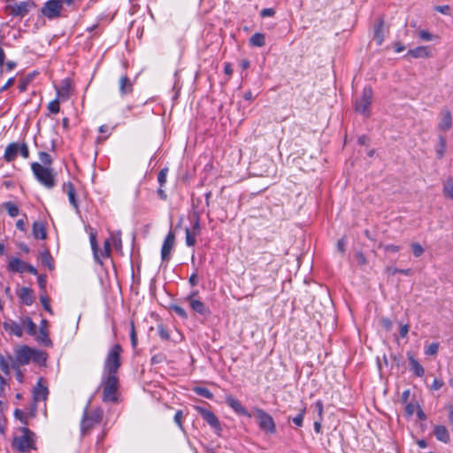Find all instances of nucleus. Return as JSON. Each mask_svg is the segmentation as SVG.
Instances as JSON below:
<instances>
[{
  "instance_id": "nucleus-1",
  "label": "nucleus",
  "mask_w": 453,
  "mask_h": 453,
  "mask_svg": "<svg viewBox=\"0 0 453 453\" xmlns=\"http://www.w3.org/2000/svg\"><path fill=\"white\" fill-rule=\"evenodd\" d=\"M33 360L37 363H42L46 360L45 354L42 351L30 348L27 345H21L14 349V365H26Z\"/></svg>"
},
{
  "instance_id": "nucleus-2",
  "label": "nucleus",
  "mask_w": 453,
  "mask_h": 453,
  "mask_svg": "<svg viewBox=\"0 0 453 453\" xmlns=\"http://www.w3.org/2000/svg\"><path fill=\"white\" fill-rule=\"evenodd\" d=\"M33 174L36 180L48 189L56 186V173L52 167L43 166L39 162L31 165Z\"/></svg>"
},
{
  "instance_id": "nucleus-3",
  "label": "nucleus",
  "mask_w": 453,
  "mask_h": 453,
  "mask_svg": "<svg viewBox=\"0 0 453 453\" xmlns=\"http://www.w3.org/2000/svg\"><path fill=\"white\" fill-rule=\"evenodd\" d=\"M121 353L122 348L119 344H115L110 349L104 361L103 375L117 376V372L121 365Z\"/></svg>"
},
{
  "instance_id": "nucleus-4",
  "label": "nucleus",
  "mask_w": 453,
  "mask_h": 453,
  "mask_svg": "<svg viewBox=\"0 0 453 453\" xmlns=\"http://www.w3.org/2000/svg\"><path fill=\"white\" fill-rule=\"evenodd\" d=\"M20 432L21 434L13 439V448L19 452H28L31 449H35V434L27 427H22Z\"/></svg>"
},
{
  "instance_id": "nucleus-5",
  "label": "nucleus",
  "mask_w": 453,
  "mask_h": 453,
  "mask_svg": "<svg viewBox=\"0 0 453 453\" xmlns=\"http://www.w3.org/2000/svg\"><path fill=\"white\" fill-rule=\"evenodd\" d=\"M101 385L103 387L104 402H115L117 400V390L119 379L117 376L103 375Z\"/></svg>"
},
{
  "instance_id": "nucleus-6",
  "label": "nucleus",
  "mask_w": 453,
  "mask_h": 453,
  "mask_svg": "<svg viewBox=\"0 0 453 453\" xmlns=\"http://www.w3.org/2000/svg\"><path fill=\"white\" fill-rule=\"evenodd\" d=\"M257 422L259 428L268 434H274L276 433V424L273 417L262 409L255 408Z\"/></svg>"
},
{
  "instance_id": "nucleus-7",
  "label": "nucleus",
  "mask_w": 453,
  "mask_h": 453,
  "mask_svg": "<svg viewBox=\"0 0 453 453\" xmlns=\"http://www.w3.org/2000/svg\"><path fill=\"white\" fill-rule=\"evenodd\" d=\"M103 418V411L96 409L91 412L85 411L81 420V432L82 434L88 433L95 425L100 423Z\"/></svg>"
},
{
  "instance_id": "nucleus-8",
  "label": "nucleus",
  "mask_w": 453,
  "mask_h": 453,
  "mask_svg": "<svg viewBox=\"0 0 453 453\" xmlns=\"http://www.w3.org/2000/svg\"><path fill=\"white\" fill-rule=\"evenodd\" d=\"M372 100V90L371 87H365L362 96L356 102V111L361 114H367Z\"/></svg>"
},
{
  "instance_id": "nucleus-9",
  "label": "nucleus",
  "mask_w": 453,
  "mask_h": 453,
  "mask_svg": "<svg viewBox=\"0 0 453 453\" xmlns=\"http://www.w3.org/2000/svg\"><path fill=\"white\" fill-rule=\"evenodd\" d=\"M62 3L58 0H49L42 7V13L49 19H57L60 16Z\"/></svg>"
},
{
  "instance_id": "nucleus-10",
  "label": "nucleus",
  "mask_w": 453,
  "mask_h": 453,
  "mask_svg": "<svg viewBox=\"0 0 453 453\" xmlns=\"http://www.w3.org/2000/svg\"><path fill=\"white\" fill-rule=\"evenodd\" d=\"M35 6V4L31 1H23L16 3L13 5H9L7 9L10 11L11 15L22 18Z\"/></svg>"
},
{
  "instance_id": "nucleus-11",
  "label": "nucleus",
  "mask_w": 453,
  "mask_h": 453,
  "mask_svg": "<svg viewBox=\"0 0 453 453\" xmlns=\"http://www.w3.org/2000/svg\"><path fill=\"white\" fill-rule=\"evenodd\" d=\"M195 410L212 428H214L217 431L221 430L219 420L212 411L202 406H195Z\"/></svg>"
},
{
  "instance_id": "nucleus-12",
  "label": "nucleus",
  "mask_w": 453,
  "mask_h": 453,
  "mask_svg": "<svg viewBox=\"0 0 453 453\" xmlns=\"http://www.w3.org/2000/svg\"><path fill=\"white\" fill-rule=\"evenodd\" d=\"M174 242L175 235L170 231L165 236L161 248V258L163 261H168L170 259Z\"/></svg>"
},
{
  "instance_id": "nucleus-13",
  "label": "nucleus",
  "mask_w": 453,
  "mask_h": 453,
  "mask_svg": "<svg viewBox=\"0 0 453 453\" xmlns=\"http://www.w3.org/2000/svg\"><path fill=\"white\" fill-rule=\"evenodd\" d=\"M184 301L188 303L192 311L200 315L205 316L210 313V310L206 305L200 299L194 298L193 296H187Z\"/></svg>"
},
{
  "instance_id": "nucleus-14",
  "label": "nucleus",
  "mask_w": 453,
  "mask_h": 453,
  "mask_svg": "<svg viewBox=\"0 0 453 453\" xmlns=\"http://www.w3.org/2000/svg\"><path fill=\"white\" fill-rule=\"evenodd\" d=\"M226 403L238 415L245 416L248 418L251 417L250 413L246 410V408L243 407L242 403L233 395H227L226 396Z\"/></svg>"
},
{
  "instance_id": "nucleus-15",
  "label": "nucleus",
  "mask_w": 453,
  "mask_h": 453,
  "mask_svg": "<svg viewBox=\"0 0 453 453\" xmlns=\"http://www.w3.org/2000/svg\"><path fill=\"white\" fill-rule=\"evenodd\" d=\"M14 357L9 352L0 353V370L4 375H10L11 369L13 370Z\"/></svg>"
},
{
  "instance_id": "nucleus-16",
  "label": "nucleus",
  "mask_w": 453,
  "mask_h": 453,
  "mask_svg": "<svg viewBox=\"0 0 453 453\" xmlns=\"http://www.w3.org/2000/svg\"><path fill=\"white\" fill-rule=\"evenodd\" d=\"M62 189L65 193H66L70 204L75 209L76 211H79V203L73 183L70 181L65 182L63 184Z\"/></svg>"
},
{
  "instance_id": "nucleus-17",
  "label": "nucleus",
  "mask_w": 453,
  "mask_h": 453,
  "mask_svg": "<svg viewBox=\"0 0 453 453\" xmlns=\"http://www.w3.org/2000/svg\"><path fill=\"white\" fill-rule=\"evenodd\" d=\"M4 328L6 332L11 334H13L17 337H21L23 335V330L21 326V322L14 321V320H7L4 322Z\"/></svg>"
},
{
  "instance_id": "nucleus-18",
  "label": "nucleus",
  "mask_w": 453,
  "mask_h": 453,
  "mask_svg": "<svg viewBox=\"0 0 453 453\" xmlns=\"http://www.w3.org/2000/svg\"><path fill=\"white\" fill-rule=\"evenodd\" d=\"M452 127V116L449 110H443L441 112L440 121L438 123V129L441 131H448Z\"/></svg>"
},
{
  "instance_id": "nucleus-19",
  "label": "nucleus",
  "mask_w": 453,
  "mask_h": 453,
  "mask_svg": "<svg viewBox=\"0 0 453 453\" xmlns=\"http://www.w3.org/2000/svg\"><path fill=\"white\" fill-rule=\"evenodd\" d=\"M407 55L415 58H426L431 56V50L427 46H418L410 50Z\"/></svg>"
},
{
  "instance_id": "nucleus-20",
  "label": "nucleus",
  "mask_w": 453,
  "mask_h": 453,
  "mask_svg": "<svg viewBox=\"0 0 453 453\" xmlns=\"http://www.w3.org/2000/svg\"><path fill=\"white\" fill-rule=\"evenodd\" d=\"M19 153V144L18 142L10 143L4 151V158L7 162L13 161Z\"/></svg>"
},
{
  "instance_id": "nucleus-21",
  "label": "nucleus",
  "mask_w": 453,
  "mask_h": 453,
  "mask_svg": "<svg viewBox=\"0 0 453 453\" xmlns=\"http://www.w3.org/2000/svg\"><path fill=\"white\" fill-rule=\"evenodd\" d=\"M42 379L38 381L34 388L33 396L35 402L44 401L48 395V388L41 383Z\"/></svg>"
},
{
  "instance_id": "nucleus-22",
  "label": "nucleus",
  "mask_w": 453,
  "mask_h": 453,
  "mask_svg": "<svg viewBox=\"0 0 453 453\" xmlns=\"http://www.w3.org/2000/svg\"><path fill=\"white\" fill-rule=\"evenodd\" d=\"M32 232L35 239L44 240L47 237L45 225L42 221L34 222Z\"/></svg>"
},
{
  "instance_id": "nucleus-23",
  "label": "nucleus",
  "mask_w": 453,
  "mask_h": 453,
  "mask_svg": "<svg viewBox=\"0 0 453 453\" xmlns=\"http://www.w3.org/2000/svg\"><path fill=\"white\" fill-rule=\"evenodd\" d=\"M434 434L436 439L441 442L448 443L450 440L449 431L444 426H435L434 429Z\"/></svg>"
},
{
  "instance_id": "nucleus-24",
  "label": "nucleus",
  "mask_w": 453,
  "mask_h": 453,
  "mask_svg": "<svg viewBox=\"0 0 453 453\" xmlns=\"http://www.w3.org/2000/svg\"><path fill=\"white\" fill-rule=\"evenodd\" d=\"M26 264L19 258L12 257L10 259L8 264V270L12 272H17L19 273H23L26 272Z\"/></svg>"
},
{
  "instance_id": "nucleus-25",
  "label": "nucleus",
  "mask_w": 453,
  "mask_h": 453,
  "mask_svg": "<svg viewBox=\"0 0 453 453\" xmlns=\"http://www.w3.org/2000/svg\"><path fill=\"white\" fill-rule=\"evenodd\" d=\"M22 329H26L27 333L31 336L37 334V326L29 317L20 318Z\"/></svg>"
},
{
  "instance_id": "nucleus-26",
  "label": "nucleus",
  "mask_w": 453,
  "mask_h": 453,
  "mask_svg": "<svg viewBox=\"0 0 453 453\" xmlns=\"http://www.w3.org/2000/svg\"><path fill=\"white\" fill-rule=\"evenodd\" d=\"M133 91V83L127 76L119 79V92L121 96H127Z\"/></svg>"
},
{
  "instance_id": "nucleus-27",
  "label": "nucleus",
  "mask_w": 453,
  "mask_h": 453,
  "mask_svg": "<svg viewBox=\"0 0 453 453\" xmlns=\"http://www.w3.org/2000/svg\"><path fill=\"white\" fill-rule=\"evenodd\" d=\"M19 297L26 305H31L33 303L32 290L28 288H22L19 292Z\"/></svg>"
},
{
  "instance_id": "nucleus-28",
  "label": "nucleus",
  "mask_w": 453,
  "mask_h": 453,
  "mask_svg": "<svg viewBox=\"0 0 453 453\" xmlns=\"http://www.w3.org/2000/svg\"><path fill=\"white\" fill-rule=\"evenodd\" d=\"M89 241L95 259L96 261H100L99 249L96 242V232L92 229L89 233Z\"/></svg>"
},
{
  "instance_id": "nucleus-29",
  "label": "nucleus",
  "mask_w": 453,
  "mask_h": 453,
  "mask_svg": "<svg viewBox=\"0 0 453 453\" xmlns=\"http://www.w3.org/2000/svg\"><path fill=\"white\" fill-rule=\"evenodd\" d=\"M36 340L41 344H42L46 347H52V342L49 337L46 328L40 327L39 334L37 335Z\"/></svg>"
},
{
  "instance_id": "nucleus-30",
  "label": "nucleus",
  "mask_w": 453,
  "mask_h": 453,
  "mask_svg": "<svg viewBox=\"0 0 453 453\" xmlns=\"http://www.w3.org/2000/svg\"><path fill=\"white\" fill-rule=\"evenodd\" d=\"M410 364L411 366V370L418 377L424 376L425 370L423 366L418 363V360H416L413 357H409Z\"/></svg>"
},
{
  "instance_id": "nucleus-31",
  "label": "nucleus",
  "mask_w": 453,
  "mask_h": 453,
  "mask_svg": "<svg viewBox=\"0 0 453 453\" xmlns=\"http://www.w3.org/2000/svg\"><path fill=\"white\" fill-rule=\"evenodd\" d=\"M250 43L252 46L263 47L265 44V35L261 33L254 34L250 39Z\"/></svg>"
},
{
  "instance_id": "nucleus-32",
  "label": "nucleus",
  "mask_w": 453,
  "mask_h": 453,
  "mask_svg": "<svg viewBox=\"0 0 453 453\" xmlns=\"http://www.w3.org/2000/svg\"><path fill=\"white\" fill-rule=\"evenodd\" d=\"M70 86L68 83H65L59 88H57V98L60 101H65L69 97Z\"/></svg>"
},
{
  "instance_id": "nucleus-33",
  "label": "nucleus",
  "mask_w": 453,
  "mask_h": 453,
  "mask_svg": "<svg viewBox=\"0 0 453 453\" xmlns=\"http://www.w3.org/2000/svg\"><path fill=\"white\" fill-rule=\"evenodd\" d=\"M439 144L436 148V156L438 158H442L446 151V139L442 135L438 136Z\"/></svg>"
},
{
  "instance_id": "nucleus-34",
  "label": "nucleus",
  "mask_w": 453,
  "mask_h": 453,
  "mask_svg": "<svg viewBox=\"0 0 453 453\" xmlns=\"http://www.w3.org/2000/svg\"><path fill=\"white\" fill-rule=\"evenodd\" d=\"M39 159H40L39 164H42L43 166L51 167L53 160H52L51 156L49 153L44 152V151L39 152Z\"/></svg>"
},
{
  "instance_id": "nucleus-35",
  "label": "nucleus",
  "mask_w": 453,
  "mask_h": 453,
  "mask_svg": "<svg viewBox=\"0 0 453 453\" xmlns=\"http://www.w3.org/2000/svg\"><path fill=\"white\" fill-rule=\"evenodd\" d=\"M4 207L8 212V214L11 217L14 218L19 215V210L18 206L16 204H14L13 203L7 202L4 203Z\"/></svg>"
},
{
  "instance_id": "nucleus-36",
  "label": "nucleus",
  "mask_w": 453,
  "mask_h": 453,
  "mask_svg": "<svg viewBox=\"0 0 453 453\" xmlns=\"http://www.w3.org/2000/svg\"><path fill=\"white\" fill-rule=\"evenodd\" d=\"M185 234H186V244L187 246L188 247H193L196 242V236L198 234H195V233L191 232L190 229L188 228H186L185 230Z\"/></svg>"
},
{
  "instance_id": "nucleus-37",
  "label": "nucleus",
  "mask_w": 453,
  "mask_h": 453,
  "mask_svg": "<svg viewBox=\"0 0 453 453\" xmlns=\"http://www.w3.org/2000/svg\"><path fill=\"white\" fill-rule=\"evenodd\" d=\"M42 263L48 266L50 269L53 268L52 257L48 251H43L40 254Z\"/></svg>"
},
{
  "instance_id": "nucleus-38",
  "label": "nucleus",
  "mask_w": 453,
  "mask_h": 453,
  "mask_svg": "<svg viewBox=\"0 0 453 453\" xmlns=\"http://www.w3.org/2000/svg\"><path fill=\"white\" fill-rule=\"evenodd\" d=\"M194 392H196L198 395H201L207 399H211L213 397L212 393L206 388L196 387L194 388Z\"/></svg>"
},
{
  "instance_id": "nucleus-39",
  "label": "nucleus",
  "mask_w": 453,
  "mask_h": 453,
  "mask_svg": "<svg viewBox=\"0 0 453 453\" xmlns=\"http://www.w3.org/2000/svg\"><path fill=\"white\" fill-rule=\"evenodd\" d=\"M306 408L303 407L300 410L299 413L292 418V422L298 427L303 426Z\"/></svg>"
},
{
  "instance_id": "nucleus-40",
  "label": "nucleus",
  "mask_w": 453,
  "mask_h": 453,
  "mask_svg": "<svg viewBox=\"0 0 453 453\" xmlns=\"http://www.w3.org/2000/svg\"><path fill=\"white\" fill-rule=\"evenodd\" d=\"M387 273L389 275H395V273H403L404 275H410L411 271V269H397L394 266H388L387 267Z\"/></svg>"
},
{
  "instance_id": "nucleus-41",
  "label": "nucleus",
  "mask_w": 453,
  "mask_h": 453,
  "mask_svg": "<svg viewBox=\"0 0 453 453\" xmlns=\"http://www.w3.org/2000/svg\"><path fill=\"white\" fill-rule=\"evenodd\" d=\"M443 193L445 196L453 199V182L451 180H449L444 183Z\"/></svg>"
},
{
  "instance_id": "nucleus-42",
  "label": "nucleus",
  "mask_w": 453,
  "mask_h": 453,
  "mask_svg": "<svg viewBox=\"0 0 453 453\" xmlns=\"http://www.w3.org/2000/svg\"><path fill=\"white\" fill-rule=\"evenodd\" d=\"M171 310L173 311H174L181 319H188V313L184 310V308H182L181 306L174 304V305L171 306Z\"/></svg>"
},
{
  "instance_id": "nucleus-43",
  "label": "nucleus",
  "mask_w": 453,
  "mask_h": 453,
  "mask_svg": "<svg viewBox=\"0 0 453 453\" xmlns=\"http://www.w3.org/2000/svg\"><path fill=\"white\" fill-rule=\"evenodd\" d=\"M379 247L382 248L384 250V251L388 252V253H396V252H398L401 250L400 246L395 245V244H386V245H383L382 243H380L379 245Z\"/></svg>"
},
{
  "instance_id": "nucleus-44",
  "label": "nucleus",
  "mask_w": 453,
  "mask_h": 453,
  "mask_svg": "<svg viewBox=\"0 0 453 453\" xmlns=\"http://www.w3.org/2000/svg\"><path fill=\"white\" fill-rule=\"evenodd\" d=\"M110 241L117 249L121 248V237L119 232L111 234Z\"/></svg>"
},
{
  "instance_id": "nucleus-45",
  "label": "nucleus",
  "mask_w": 453,
  "mask_h": 453,
  "mask_svg": "<svg viewBox=\"0 0 453 453\" xmlns=\"http://www.w3.org/2000/svg\"><path fill=\"white\" fill-rule=\"evenodd\" d=\"M411 247L413 255L416 257H419L424 253L423 247L419 243H418V242L411 243Z\"/></svg>"
},
{
  "instance_id": "nucleus-46",
  "label": "nucleus",
  "mask_w": 453,
  "mask_h": 453,
  "mask_svg": "<svg viewBox=\"0 0 453 453\" xmlns=\"http://www.w3.org/2000/svg\"><path fill=\"white\" fill-rule=\"evenodd\" d=\"M439 349V343L438 342H433L430 345L427 346L426 349L425 353L428 356H434L436 355Z\"/></svg>"
},
{
  "instance_id": "nucleus-47",
  "label": "nucleus",
  "mask_w": 453,
  "mask_h": 453,
  "mask_svg": "<svg viewBox=\"0 0 453 453\" xmlns=\"http://www.w3.org/2000/svg\"><path fill=\"white\" fill-rule=\"evenodd\" d=\"M167 173H168L167 168H164L159 172V173L157 175V180H158L160 187H163L165 184Z\"/></svg>"
},
{
  "instance_id": "nucleus-48",
  "label": "nucleus",
  "mask_w": 453,
  "mask_h": 453,
  "mask_svg": "<svg viewBox=\"0 0 453 453\" xmlns=\"http://www.w3.org/2000/svg\"><path fill=\"white\" fill-rule=\"evenodd\" d=\"M182 418H183V411L181 410H179L176 411L174 415V422L179 426L180 430H184L183 425H182Z\"/></svg>"
},
{
  "instance_id": "nucleus-49",
  "label": "nucleus",
  "mask_w": 453,
  "mask_h": 453,
  "mask_svg": "<svg viewBox=\"0 0 453 453\" xmlns=\"http://www.w3.org/2000/svg\"><path fill=\"white\" fill-rule=\"evenodd\" d=\"M111 241L110 240H106L104 243V251H100L99 252V256H100V259L102 257H107L110 256V253H111Z\"/></svg>"
},
{
  "instance_id": "nucleus-50",
  "label": "nucleus",
  "mask_w": 453,
  "mask_h": 453,
  "mask_svg": "<svg viewBox=\"0 0 453 453\" xmlns=\"http://www.w3.org/2000/svg\"><path fill=\"white\" fill-rule=\"evenodd\" d=\"M191 232L195 233V234H200L201 228H200V219L199 216L197 214L195 215V219L193 220V226L192 229H190Z\"/></svg>"
},
{
  "instance_id": "nucleus-51",
  "label": "nucleus",
  "mask_w": 453,
  "mask_h": 453,
  "mask_svg": "<svg viewBox=\"0 0 453 453\" xmlns=\"http://www.w3.org/2000/svg\"><path fill=\"white\" fill-rule=\"evenodd\" d=\"M59 101L58 98H56L55 100L51 101L49 105H48V109L50 112L52 113H58L59 112Z\"/></svg>"
},
{
  "instance_id": "nucleus-52",
  "label": "nucleus",
  "mask_w": 453,
  "mask_h": 453,
  "mask_svg": "<svg viewBox=\"0 0 453 453\" xmlns=\"http://www.w3.org/2000/svg\"><path fill=\"white\" fill-rule=\"evenodd\" d=\"M382 32V24H379L374 30V38L377 40L378 44H381L383 42V35H381Z\"/></svg>"
},
{
  "instance_id": "nucleus-53",
  "label": "nucleus",
  "mask_w": 453,
  "mask_h": 453,
  "mask_svg": "<svg viewBox=\"0 0 453 453\" xmlns=\"http://www.w3.org/2000/svg\"><path fill=\"white\" fill-rule=\"evenodd\" d=\"M40 301L44 308L45 311H47L50 314H52L53 311L51 310V307L50 305V299L46 296H41Z\"/></svg>"
},
{
  "instance_id": "nucleus-54",
  "label": "nucleus",
  "mask_w": 453,
  "mask_h": 453,
  "mask_svg": "<svg viewBox=\"0 0 453 453\" xmlns=\"http://www.w3.org/2000/svg\"><path fill=\"white\" fill-rule=\"evenodd\" d=\"M13 370L15 372L16 380L19 383H23V381H24V374H23L22 371L20 370V366L13 365Z\"/></svg>"
},
{
  "instance_id": "nucleus-55",
  "label": "nucleus",
  "mask_w": 453,
  "mask_h": 453,
  "mask_svg": "<svg viewBox=\"0 0 453 453\" xmlns=\"http://www.w3.org/2000/svg\"><path fill=\"white\" fill-rule=\"evenodd\" d=\"M355 259L357 262V264L361 265H365L367 262L365 256L361 251L356 252Z\"/></svg>"
},
{
  "instance_id": "nucleus-56",
  "label": "nucleus",
  "mask_w": 453,
  "mask_h": 453,
  "mask_svg": "<svg viewBox=\"0 0 453 453\" xmlns=\"http://www.w3.org/2000/svg\"><path fill=\"white\" fill-rule=\"evenodd\" d=\"M315 409L316 411H318V414H319V417L320 418V420H322L323 418V411H324V407H323V403L321 400H318L316 403H315Z\"/></svg>"
},
{
  "instance_id": "nucleus-57",
  "label": "nucleus",
  "mask_w": 453,
  "mask_h": 453,
  "mask_svg": "<svg viewBox=\"0 0 453 453\" xmlns=\"http://www.w3.org/2000/svg\"><path fill=\"white\" fill-rule=\"evenodd\" d=\"M418 37L424 41H431L433 39V35L426 30H420L418 32Z\"/></svg>"
},
{
  "instance_id": "nucleus-58",
  "label": "nucleus",
  "mask_w": 453,
  "mask_h": 453,
  "mask_svg": "<svg viewBox=\"0 0 453 453\" xmlns=\"http://www.w3.org/2000/svg\"><path fill=\"white\" fill-rule=\"evenodd\" d=\"M31 77H27L26 79L22 80L20 83L19 84V90L20 92H24L27 90L28 83L31 81Z\"/></svg>"
},
{
  "instance_id": "nucleus-59",
  "label": "nucleus",
  "mask_w": 453,
  "mask_h": 453,
  "mask_svg": "<svg viewBox=\"0 0 453 453\" xmlns=\"http://www.w3.org/2000/svg\"><path fill=\"white\" fill-rule=\"evenodd\" d=\"M19 154L24 158H27L29 157V150H28L27 144H25V143L19 144Z\"/></svg>"
},
{
  "instance_id": "nucleus-60",
  "label": "nucleus",
  "mask_w": 453,
  "mask_h": 453,
  "mask_svg": "<svg viewBox=\"0 0 453 453\" xmlns=\"http://www.w3.org/2000/svg\"><path fill=\"white\" fill-rule=\"evenodd\" d=\"M418 404H414L412 403H410L405 407V411L407 415L411 416L417 411Z\"/></svg>"
},
{
  "instance_id": "nucleus-61",
  "label": "nucleus",
  "mask_w": 453,
  "mask_h": 453,
  "mask_svg": "<svg viewBox=\"0 0 453 453\" xmlns=\"http://www.w3.org/2000/svg\"><path fill=\"white\" fill-rule=\"evenodd\" d=\"M275 13V11L274 9L273 8H265V9H263L260 12V15L261 17H272L273 16Z\"/></svg>"
},
{
  "instance_id": "nucleus-62",
  "label": "nucleus",
  "mask_w": 453,
  "mask_h": 453,
  "mask_svg": "<svg viewBox=\"0 0 453 453\" xmlns=\"http://www.w3.org/2000/svg\"><path fill=\"white\" fill-rule=\"evenodd\" d=\"M449 5H439L435 7V10L442 14L448 15L449 14Z\"/></svg>"
},
{
  "instance_id": "nucleus-63",
  "label": "nucleus",
  "mask_w": 453,
  "mask_h": 453,
  "mask_svg": "<svg viewBox=\"0 0 453 453\" xmlns=\"http://www.w3.org/2000/svg\"><path fill=\"white\" fill-rule=\"evenodd\" d=\"M442 386H443V382L441 380H440L438 379H434L432 383L431 388L433 390H439Z\"/></svg>"
},
{
  "instance_id": "nucleus-64",
  "label": "nucleus",
  "mask_w": 453,
  "mask_h": 453,
  "mask_svg": "<svg viewBox=\"0 0 453 453\" xmlns=\"http://www.w3.org/2000/svg\"><path fill=\"white\" fill-rule=\"evenodd\" d=\"M189 284L192 286V287H195L197 285L198 283V275L196 273H193L190 277H189Z\"/></svg>"
}]
</instances>
